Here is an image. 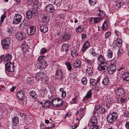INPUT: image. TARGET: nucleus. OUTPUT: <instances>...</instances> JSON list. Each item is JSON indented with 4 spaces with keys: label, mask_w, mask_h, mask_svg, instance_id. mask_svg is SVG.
I'll return each instance as SVG.
<instances>
[{
    "label": "nucleus",
    "mask_w": 129,
    "mask_h": 129,
    "mask_svg": "<svg viewBox=\"0 0 129 129\" xmlns=\"http://www.w3.org/2000/svg\"><path fill=\"white\" fill-rule=\"evenodd\" d=\"M118 115L116 112H113L109 114L107 117V122L109 123L115 121L117 119Z\"/></svg>",
    "instance_id": "obj_1"
},
{
    "label": "nucleus",
    "mask_w": 129,
    "mask_h": 129,
    "mask_svg": "<svg viewBox=\"0 0 129 129\" xmlns=\"http://www.w3.org/2000/svg\"><path fill=\"white\" fill-rule=\"evenodd\" d=\"M52 105L55 107H60L62 106L63 102L62 99L58 98L53 99L52 102Z\"/></svg>",
    "instance_id": "obj_2"
},
{
    "label": "nucleus",
    "mask_w": 129,
    "mask_h": 129,
    "mask_svg": "<svg viewBox=\"0 0 129 129\" xmlns=\"http://www.w3.org/2000/svg\"><path fill=\"white\" fill-rule=\"evenodd\" d=\"M115 61L114 60H112L111 61V65L109 68H108L106 71L109 74H112L114 73L115 71L116 66L114 64V63Z\"/></svg>",
    "instance_id": "obj_3"
},
{
    "label": "nucleus",
    "mask_w": 129,
    "mask_h": 129,
    "mask_svg": "<svg viewBox=\"0 0 129 129\" xmlns=\"http://www.w3.org/2000/svg\"><path fill=\"white\" fill-rule=\"evenodd\" d=\"M11 42V39L10 37L5 38L1 41L2 45L4 48L7 49L8 48Z\"/></svg>",
    "instance_id": "obj_4"
},
{
    "label": "nucleus",
    "mask_w": 129,
    "mask_h": 129,
    "mask_svg": "<svg viewBox=\"0 0 129 129\" xmlns=\"http://www.w3.org/2000/svg\"><path fill=\"white\" fill-rule=\"evenodd\" d=\"M38 67L40 69H43L46 67L47 63L46 61L42 60L38 61L37 63Z\"/></svg>",
    "instance_id": "obj_5"
},
{
    "label": "nucleus",
    "mask_w": 129,
    "mask_h": 129,
    "mask_svg": "<svg viewBox=\"0 0 129 129\" xmlns=\"http://www.w3.org/2000/svg\"><path fill=\"white\" fill-rule=\"evenodd\" d=\"M5 66L6 70L8 72H12L14 71V64L11 62L9 61L6 62L5 64Z\"/></svg>",
    "instance_id": "obj_6"
},
{
    "label": "nucleus",
    "mask_w": 129,
    "mask_h": 129,
    "mask_svg": "<svg viewBox=\"0 0 129 129\" xmlns=\"http://www.w3.org/2000/svg\"><path fill=\"white\" fill-rule=\"evenodd\" d=\"M22 19L21 15L20 14H16L14 17L13 23L14 24H18L21 22Z\"/></svg>",
    "instance_id": "obj_7"
},
{
    "label": "nucleus",
    "mask_w": 129,
    "mask_h": 129,
    "mask_svg": "<svg viewBox=\"0 0 129 129\" xmlns=\"http://www.w3.org/2000/svg\"><path fill=\"white\" fill-rule=\"evenodd\" d=\"M109 67V65L108 63L107 62L105 61L100 63V65L98 69L100 71L102 70L105 71Z\"/></svg>",
    "instance_id": "obj_8"
},
{
    "label": "nucleus",
    "mask_w": 129,
    "mask_h": 129,
    "mask_svg": "<svg viewBox=\"0 0 129 129\" xmlns=\"http://www.w3.org/2000/svg\"><path fill=\"white\" fill-rule=\"evenodd\" d=\"M85 64L87 67H93L94 66V59H91L87 58L85 59Z\"/></svg>",
    "instance_id": "obj_9"
},
{
    "label": "nucleus",
    "mask_w": 129,
    "mask_h": 129,
    "mask_svg": "<svg viewBox=\"0 0 129 129\" xmlns=\"http://www.w3.org/2000/svg\"><path fill=\"white\" fill-rule=\"evenodd\" d=\"M36 26H35L30 25L28 28L27 33L29 35H32L36 31Z\"/></svg>",
    "instance_id": "obj_10"
},
{
    "label": "nucleus",
    "mask_w": 129,
    "mask_h": 129,
    "mask_svg": "<svg viewBox=\"0 0 129 129\" xmlns=\"http://www.w3.org/2000/svg\"><path fill=\"white\" fill-rule=\"evenodd\" d=\"M26 36V34L23 32L18 33L16 35V39L19 40L24 39Z\"/></svg>",
    "instance_id": "obj_11"
},
{
    "label": "nucleus",
    "mask_w": 129,
    "mask_h": 129,
    "mask_svg": "<svg viewBox=\"0 0 129 129\" xmlns=\"http://www.w3.org/2000/svg\"><path fill=\"white\" fill-rule=\"evenodd\" d=\"M62 72L60 70L56 71L55 77V78L58 80H61L62 79Z\"/></svg>",
    "instance_id": "obj_12"
},
{
    "label": "nucleus",
    "mask_w": 129,
    "mask_h": 129,
    "mask_svg": "<svg viewBox=\"0 0 129 129\" xmlns=\"http://www.w3.org/2000/svg\"><path fill=\"white\" fill-rule=\"evenodd\" d=\"M102 18L101 17L99 18L93 17L90 18L89 20V22L91 24L96 23L100 21L102 19Z\"/></svg>",
    "instance_id": "obj_13"
},
{
    "label": "nucleus",
    "mask_w": 129,
    "mask_h": 129,
    "mask_svg": "<svg viewBox=\"0 0 129 129\" xmlns=\"http://www.w3.org/2000/svg\"><path fill=\"white\" fill-rule=\"evenodd\" d=\"M46 10L48 12H52L54 11V8L52 4L47 5L45 8Z\"/></svg>",
    "instance_id": "obj_14"
},
{
    "label": "nucleus",
    "mask_w": 129,
    "mask_h": 129,
    "mask_svg": "<svg viewBox=\"0 0 129 129\" xmlns=\"http://www.w3.org/2000/svg\"><path fill=\"white\" fill-rule=\"evenodd\" d=\"M124 91L123 89L121 88H118L115 91L116 94L118 96H121L124 93Z\"/></svg>",
    "instance_id": "obj_15"
},
{
    "label": "nucleus",
    "mask_w": 129,
    "mask_h": 129,
    "mask_svg": "<svg viewBox=\"0 0 129 129\" xmlns=\"http://www.w3.org/2000/svg\"><path fill=\"white\" fill-rule=\"evenodd\" d=\"M26 15L27 18L28 19H31L33 17H34L35 16L33 11H32L30 10H28L27 11Z\"/></svg>",
    "instance_id": "obj_16"
},
{
    "label": "nucleus",
    "mask_w": 129,
    "mask_h": 129,
    "mask_svg": "<svg viewBox=\"0 0 129 129\" xmlns=\"http://www.w3.org/2000/svg\"><path fill=\"white\" fill-rule=\"evenodd\" d=\"M85 114L83 108H81L79 111L77 112V115L78 116V117H80V119H81L84 116Z\"/></svg>",
    "instance_id": "obj_17"
},
{
    "label": "nucleus",
    "mask_w": 129,
    "mask_h": 129,
    "mask_svg": "<svg viewBox=\"0 0 129 129\" xmlns=\"http://www.w3.org/2000/svg\"><path fill=\"white\" fill-rule=\"evenodd\" d=\"M90 46L89 42L88 41H86L84 44L82 48L81 49L82 52H84Z\"/></svg>",
    "instance_id": "obj_18"
},
{
    "label": "nucleus",
    "mask_w": 129,
    "mask_h": 129,
    "mask_svg": "<svg viewBox=\"0 0 129 129\" xmlns=\"http://www.w3.org/2000/svg\"><path fill=\"white\" fill-rule=\"evenodd\" d=\"M24 97V92L22 91H19L17 94V97L18 100H22Z\"/></svg>",
    "instance_id": "obj_19"
},
{
    "label": "nucleus",
    "mask_w": 129,
    "mask_h": 129,
    "mask_svg": "<svg viewBox=\"0 0 129 129\" xmlns=\"http://www.w3.org/2000/svg\"><path fill=\"white\" fill-rule=\"evenodd\" d=\"M50 19L48 16L43 15L42 17L41 22L44 23H47L49 22Z\"/></svg>",
    "instance_id": "obj_20"
},
{
    "label": "nucleus",
    "mask_w": 129,
    "mask_h": 129,
    "mask_svg": "<svg viewBox=\"0 0 129 129\" xmlns=\"http://www.w3.org/2000/svg\"><path fill=\"white\" fill-rule=\"evenodd\" d=\"M12 124L14 126H17L19 122V120L17 116L14 117L12 119Z\"/></svg>",
    "instance_id": "obj_21"
},
{
    "label": "nucleus",
    "mask_w": 129,
    "mask_h": 129,
    "mask_svg": "<svg viewBox=\"0 0 129 129\" xmlns=\"http://www.w3.org/2000/svg\"><path fill=\"white\" fill-rule=\"evenodd\" d=\"M63 40L66 41L69 40L71 38L70 35L69 34H66L61 36Z\"/></svg>",
    "instance_id": "obj_22"
},
{
    "label": "nucleus",
    "mask_w": 129,
    "mask_h": 129,
    "mask_svg": "<svg viewBox=\"0 0 129 129\" xmlns=\"http://www.w3.org/2000/svg\"><path fill=\"white\" fill-rule=\"evenodd\" d=\"M48 30V28L46 25H42L40 27V31L41 32L46 33Z\"/></svg>",
    "instance_id": "obj_23"
},
{
    "label": "nucleus",
    "mask_w": 129,
    "mask_h": 129,
    "mask_svg": "<svg viewBox=\"0 0 129 129\" xmlns=\"http://www.w3.org/2000/svg\"><path fill=\"white\" fill-rule=\"evenodd\" d=\"M81 62L79 59L76 60L73 63V66L75 68H77L81 66Z\"/></svg>",
    "instance_id": "obj_24"
},
{
    "label": "nucleus",
    "mask_w": 129,
    "mask_h": 129,
    "mask_svg": "<svg viewBox=\"0 0 129 129\" xmlns=\"http://www.w3.org/2000/svg\"><path fill=\"white\" fill-rule=\"evenodd\" d=\"M92 94V90L91 89L89 90L87 92V93L84 98V100H87V99H89L91 97Z\"/></svg>",
    "instance_id": "obj_25"
},
{
    "label": "nucleus",
    "mask_w": 129,
    "mask_h": 129,
    "mask_svg": "<svg viewBox=\"0 0 129 129\" xmlns=\"http://www.w3.org/2000/svg\"><path fill=\"white\" fill-rule=\"evenodd\" d=\"M98 61L100 63L105 61V59L104 58L103 55L102 54L100 55L98 58Z\"/></svg>",
    "instance_id": "obj_26"
},
{
    "label": "nucleus",
    "mask_w": 129,
    "mask_h": 129,
    "mask_svg": "<svg viewBox=\"0 0 129 129\" xmlns=\"http://www.w3.org/2000/svg\"><path fill=\"white\" fill-rule=\"evenodd\" d=\"M29 95L33 99H36L37 97V95L36 92L34 91H32L29 92Z\"/></svg>",
    "instance_id": "obj_27"
},
{
    "label": "nucleus",
    "mask_w": 129,
    "mask_h": 129,
    "mask_svg": "<svg viewBox=\"0 0 129 129\" xmlns=\"http://www.w3.org/2000/svg\"><path fill=\"white\" fill-rule=\"evenodd\" d=\"M109 79L108 77L106 76L103 79L102 83L105 85H107L109 82Z\"/></svg>",
    "instance_id": "obj_28"
},
{
    "label": "nucleus",
    "mask_w": 129,
    "mask_h": 129,
    "mask_svg": "<svg viewBox=\"0 0 129 129\" xmlns=\"http://www.w3.org/2000/svg\"><path fill=\"white\" fill-rule=\"evenodd\" d=\"M23 51L25 52H26L28 50V45L25 42H23L21 46Z\"/></svg>",
    "instance_id": "obj_29"
},
{
    "label": "nucleus",
    "mask_w": 129,
    "mask_h": 129,
    "mask_svg": "<svg viewBox=\"0 0 129 129\" xmlns=\"http://www.w3.org/2000/svg\"><path fill=\"white\" fill-rule=\"evenodd\" d=\"M116 45L119 47H121L122 45V41L120 38H117L116 41Z\"/></svg>",
    "instance_id": "obj_30"
},
{
    "label": "nucleus",
    "mask_w": 129,
    "mask_h": 129,
    "mask_svg": "<svg viewBox=\"0 0 129 129\" xmlns=\"http://www.w3.org/2000/svg\"><path fill=\"white\" fill-rule=\"evenodd\" d=\"M123 78L125 81L129 80V72H127L124 73L123 76Z\"/></svg>",
    "instance_id": "obj_31"
},
{
    "label": "nucleus",
    "mask_w": 129,
    "mask_h": 129,
    "mask_svg": "<svg viewBox=\"0 0 129 129\" xmlns=\"http://www.w3.org/2000/svg\"><path fill=\"white\" fill-rule=\"evenodd\" d=\"M12 58V55L10 54H6L4 58V60L5 61L10 60Z\"/></svg>",
    "instance_id": "obj_32"
},
{
    "label": "nucleus",
    "mask_w": 129,
    "mask_h": 129,
    "mask_svg": "<svg viewBox=\"0 0 129 129\" xmlns=\"http://www.w3.org/2000/svg\"><path fill=\"white\" fill-rule=\"evenodd\" d=\"M47 90L46 89H43L41 90L40 91V94L41 96L44 97L46 94H47Z\"/></svg>",
    "instance_id": "obj_33"
},
{
    "label": "nucleus",
    "mask_w": 129,
    "mask_h": 129,
    "mask_svg": "<svg viewBox=\"0 0 129 129\" xmlns=\"http://www.w3.org/2000/svg\"><path fill=\"white\" fill-rule=\"evenodd\" d=\"M90 121L91 123L94 124H95L98 122L97 118L94 116L92 117L91 119H90Z\"/></svg>",
    "instance_id": "obj_34"
},
{
    "label": "nucleus",
    "mask_w": 129,
    "mask_h": 129,
    "mask_svg": "<svg viewBox=\"0 0 129 129\" xmlns=\"http://www.w3.org/2000/svg\"><path fill=\"white\" fill-rule=\"evenodd\" d=\"M59 91L61 92H62V98H65L66 95V92L64 91L63 88H60L59 89Z\"/></svg>",
    "instance_id": "obj_35"
},
{
    "label": "nucleus",
    "mask_w": 129,
    "mask_h": 129,
    "mask_svg": "<svg viewBox=\"0 0 129 129\" xmlns=\"http://www.w3.org/2000/svg\"><path fill=\"white\" fill-rule=\"evenodd\" d=\"M97 14L99 16L103 17L105 16V13L104 11L100 10L97 11Z\"/></svg>",
    "instance_id": "obj_36"
},
{
    "label": "nucleus",
    "mask_w": 129,
    "mask_h": 129,
    "mask_svg": "<svg viewBox=\"0 0 129 129\" xmlns=\"http://www.w3.org/2000/svg\"><path fill=\"white\" fill-rule=\"evenodd\" d=\"M26 25V21L25 20H23L21 23L20 25V27L22 29H23Z\"/></svg>",
    "instance_id": "obj_37"
},
{
    "label": "nucleus",
    "mask_w": 129,
    "mask_h": 129,
    "mask_svg": "<svg viewBox=\"0 0 129 129\" xmlns=\"http://www.w3.org/2000/svg\"><path fill=\"white\" fill-rule=\"evenodd\" d=\"M90 86L91 85L92 87L94 86L96 84V80L95 79H91L90 80Z\"/></svg>",
    "instance_id": "obj_38"
},
{
    "label": "nucleus",
    "mask_w": 129,
    "mask_h": 129,
    "mask_svg": "<svg viewBox=\"0 0 129 129\" xmlns=\"http://www.w3.org/2000/svg\"><path fill=\"white\" fill-rule=\"evenodd\" d=\"M107 57L109 58H112L113 55L112 51L110 50H108L107 52Z\"/></svg>",
    "instance_id": "obj_39"
},
{
    "label": "nucleus",
    "mask_w": 129,
    "mask_h": 129,
    "mask_svg": "<svg viewBox=\"0 0 129 129\" xmlns=\"http://www.w3.org/2000/svg\"><path fill=\"white\" fill-rule=\"evenodd\" d=\"M124 4V3L123 2H118L116 3L115 5L117 7H120L122 6Z\"/></svg>",
    "instance_id": "obj_40"
},
{
    "label": "nucleus",
    "mask_w": 129,
    "mask_h": 129,
    "mask_svg": "<svg viewBox=\"0 0 129 129\" xmlns=\"http://www.w3.org/2000/svg\"><path fill=\"white\" fill-rule=\"evenodd\" d=\"M62 1V0H55L54 3L57 6H59L61 4Z\"/></svg>",
    "instance_id": "obj_41"
},
{
    "label": "nucleus",
    "mask_w": 129,
    "mask_h": 129,
    "mask_svg": "<svg viewBox=\"0 0 129 129\" xmlns=\"http://www.w3.org/2000/svg\"><path fill=\"white\" fill-rule=\"evenodd\" d=\"M78 52L75 50H73L71 51V54L73 57L77 56L78 55Z\"/></svg>",
    "instance_id": "obj_42"
},
{
    "label": "nucleus",
    "mask_w": 129,
    "mask_h": 129,
    "mask_svg": "<svg viewBox=\"0 0 129 129\" xmlns=\"http://www.w3.org/2000/svg\"><path fill=\"white\" fill-rule=\"evenodd\" d=\"M51 104V101L49 100H47V101L44 102V107H49L50 105Z\"/></svg>",
    "instance_id": "obj_43"
},
{
    "label": "nucleus",
    "mask_w": 129,
    "mask_h": 129,
    "mask_svg": "<svg viewBox=\"0 0 129 129\" xmlns=\"http://www.w3.org/2000/svg\"><path fill=\"white\" fill-rule=\"evenodd\" d=\"M118 71L119 73H120L121 74L123 75L125 71V68L123 67H120L118 69Z\"/></svg>",
    "instance_id": "obj_44"
},
{
    "label": "nucleus",
    "mask_w": 129,
    "mask_h": 129,
    "mask_svg": "<svg viewBox=\"0 0 129 129\" xmlns=\"http://www.w3.org/2000/svg\"><path fill=\"white\" fill-rule=\"evenodd\" d=\"M92 67H88L87 68L86 70V73H88L89 75L91 74L92 73V70L91 68Z\"/></svg>",
    "instance_id": "obj_45"
},
{
    "label": "nucleus",
    "mask_w": 129,
    "mask_h": 129,
    "mask_svg": "<svg viewBox=\"0 0 129 129\" xmlns=\"http://www.w3.org/2000/svg\"><path fill=\"white\" fill-rule=\"evenodd\" d=\"M65 63L67 66L68 69L69 70H71L72 69V68L70 63L69 62H66Z\"/></svg>",
    "instance_id": "obj_46"
},
{
    "label": "nucleus",
    "mask_w": 129,
    "mask_h": 129,
    "mask_svg": "<svg viewBox=\"0 0 129 129\" xmlns=\"http://www.w3.org/2000/svg\"><path fill=\"white\" fill-rule=\"evenodd\" d=\"M68 44H64L61 47V49L63 51L64 50L66 51L68 50Z\"/></svg>",
    "instance_id": "obj_47"
},
{
    "label": "nucleus",
    "mask_w": 129,
    "mask_h": 129,
    "mask_svg": "<svg viewBox=\"0 0 129 129\" xmlns=\"http://www.w3.org/2000/svg\"><path fill=\"white\" fill-rule=\"evenodd\" d=\"M83 30V28L81 26H79L76 29V31L77 33H80Z\"/></svg>",
    "instance_id": "obj_48"
},
{
    "label": "nucleus",
    "mask_w": 129,
    "mask_h": 129,
    "mask_svg": "<svg viewBox=\"0 0 129 129\" xmlns=\"http://www.w3.org/2000/svg\"><path fill=\"white\" fill-rule=\"evenodd\" d=\"M127 97L125 96H122L120 99V101L121 103H125Z\"/></svg>",
    "instance_id": "obj_49"
},
{
    "label": "nucleus",
    "mask_w": 129,
    "mask_h": 129,
    "mask_svg": "<svg viewBox=\"0 0 129 129\" xmlns=\"http://www.w3.org/2000/svg\"><path fill=\"white\" fill-rule=\"evenodd\" d=\"M46 76V75L43 72H41L40 74V76L41 77V78H42L44 80V81H46V79H45V76Z\"/></svg>",
    "instance_id": "obj_50"
},
{
    "label": "nucleus",
    "mask_w": 129,
    "mask_h": 129,
    "mask_svg": "<svg viewBox=\"0 0 129 129\" xmlns=\"http://www.w3.org/2000/svg\"><path fill=\"white\" fill-rule=\"evenodd\" d=\"M124 50L123 49H118L117 55L118 56H120L123 53Z\"/></svg>",
    "instance_id": "obj_51"
},
{
    "label": "nucleus",
    "mask_w": 129,
    "mask_h": 129,
    "mask_svg": "<svg viewBox=\"0 0 129 129\" xmlns=\"http://www.w3.org/2000/svg\"><path fill=\"white\" fill-rule=\"evenodd\" d=\"M38 9H39L36 8H34L33 11V12L34 14V15L35 16H37L39 12Z\"/></svg>",
    "instance_id": "obj_52"
},
{
    "label": "nucleus",
    "mask_w": 129,
    "mask_h": 129,
    "mask_svg": "<svg viewBox=\"0 0 129 129\" xmlns=\"http://www.w3.org/2000/svg\"><path fill=\"white\" fill-rule=\"evenodd\" d=\"M92 88L93 89L96 90L97 91H98L100 89V87L98 86L97 84H96L94 86L92 87Z\"/></svg>",
    "instance_id": "obj_53"
},
{
    "label": "nucleus",
    "mask_w": 129,
    "mask_h": 129,
    "mask_svg": "<svg viewBox=\"0 0 129 129\" xmlns=\"http://www.w3.org/2000/svg\"><path fill=\"white\" fill-rule=\"evenodd\" d=\"M108 28L107 23L106 22H104L102 25V28L103 30H105Z\"/></svg>",
    "instance_id": "obj_54"
},
{
    "label": "nucleus",
    "mask_w": 129,
    "mask_h": 129,
    "mask_svg": "<svg viewBox=\"0 0 129 129\" xmlns=\"http://www.w3.org/2000/svg\"><path fill=\"white\" fill-rule=\"evenodd\" d=\"M111 33L109 31L107 32L105 35V38L107 39L111 37Z\"/></svg>",
    "instance_id": "obj_55"
},
{
    "label": "nucleus",
    "mask_w": 129,
    "mask_h": 129,
    "mask_svg": "<svg viewBox=\"0 0 129 129\" xmlns=\"http://www.w3.org/2000/svg\"><path fill=\"white\" fill-rule=\"evenodd\" d=\"M89 2L90 5H94L96 2V0H89Z\"/></svg>",
    "instance_id": "obj_56"
},
{
    "label": "nucleus",
    "mask_w": 129,
    "mask_h": 129,
    "mask_svg": "<svg viewBox=\"0 0 129 129\" xmlns=\"http://www.w3.org/2000/svg\"><path fill=\"white\" fill-rule=\"evenodd\" d=\"M90 52L91 54L94 56L96 55V53L93 48H91L90 49Z\"/></svg>",
    "instance_id": "obj_57"
},
{
    "label": "nucleus",
    "mask_w": 129,
    "mask_h": 129,
    "mask_svg": "<svg viewBox=\"0 0 129 129\" xmlns=\"http://www.w3.org/2000/svg\"><path fill=\"white\" fill-rule=\"evenodd\" d=\"M89 129H98V126L95 124L92 125L89 127Z\"/></svg>",
    "instance_id": "obj_58"
},
{
    "label": "nucleus",
    "mask_w": 129,
    "mask_h": 129,
    "mask_svg": "<svg viewBox=\"0 0 129 129\" xmlns=\"http://www.w3.org/2000/svg\"><path fill=\"white\" fill-rule=\"evenodd\" d=\"M87 82V80L86 77H84L81 79V82L83 84H86Z\"/></svg>",
    "instance_id": "obj_59"
},
{
    "label": "nucleus",
    "mask_w": 129,
    "mask_h": 129,
    "mask_svg": "<svg viewBox=\"0 0 129 129\" xmlns=\"http://www.w3.org/2000/svg\"><path fill=\"white\" fill-rule=\"evenodd\" d=\"M47 49L45 48H42L41 50L40 53L44 54L46 53L47 51Z\"/></svg>",
    "instance_id": "obj_60"
},
{
    "label": "nucleus",
    "mask_w": 129,
    "mask_h": 129,
    "mask_svg": "<svg viewBox=\"0 0 129 129\" xmlns=\"http://www.w3.org/2000/svg\"><path fill=\"white\" fill-rule=\"evenodd\" d=\"M6 17V16L5 14H3L1 16V22H3Z\"/></svg>",
    "instance_id": "obj_61"
},
{
    "label": "nucleus",
    "mask_w": 129,
    "mask_h": 129,
    "mask_svg": "<svg viewBox=\"0 0 129 129\" xmlns=\"http://www.w3.org/2000/svg\"><path fill=\"white\" fill-rule=\"evenodd\" d=\"M82 39H86L87 38V35L85 34H82Z\"/></svg>",
    "instance_id": "obj_62"
},
{
    "label": "nucleus",
    "mask_w": 129,
    "mask_h": 129,
    "mask_svg": "<svg viewBox=\"0 0 129 129\" xmlns=\"http://www.w3.org/2000/svg\"><path fill=\"white\" fill-rule=\"evenodd\" d=\"M100 105H97L96 104L95 106V109L97 111L98 110V109H100Z\"/></svg>",
    "instance_id": "obj_63"
},
{
    "label": "nucleus",
    "mask_w": 129,
    "mask_h": 129,
    "mask_svg": "<svg viewBox=\"0 0 129 129\" xmlns=\"http://www.w3.org/2000/svg\"><path fill=\"white\" fill-rule=\"evenodd\" d=\"M46 126L43 124H41L40 126V129H45Z\"/></svg>",
    "instance_id": "obj_64"
}]
</instances>
